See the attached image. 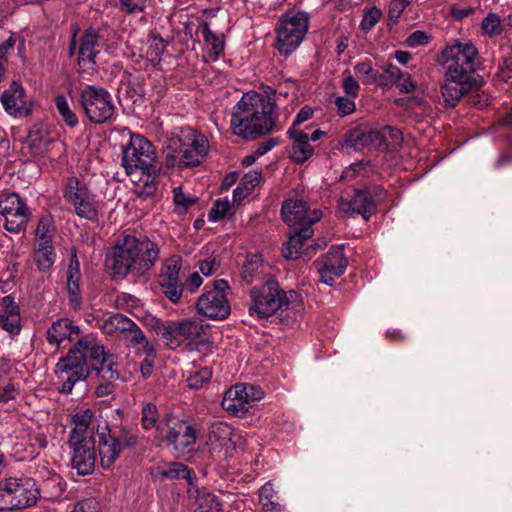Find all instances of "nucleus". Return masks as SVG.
<instances>
[{"instance_id": "57", "label": "nucleus", "mask_w": 512, "mask_h": 512, "mask_svg": "<svg viewBox=\"0 0 512 512\" xmlns=\"http://www.w3.org/2000/svg\"><path fill=\"white\" fill-rule=\"evenodd\" d=\"M381 15H382V13L378 8L371 7L363 15V18H362V21L360 24L361 28L364 31L371 30L378 23V21L381 18Z\"/></svg>"}, {"instance_id": "64", "label": "nucleus", "mask_w": 512, "mask_h": 512, "mask_svg": "<svg viewBox=\"0 0 512 512\" xmlns=\"http://www.w3.org/2000/svg\"><path fill=\"white\" fill-rule=\"evenodd\" d=\"M342 87L345 93L352 98L357 97L360 90L358 82L351 75L343 79Z\"/></svg>"}, {"instance_id": "22", "label": "nucleus", "mask_w": 512, "mask_h": 512, "mask_svg": "<svg viewBox=\"0 0 512 512\" xmlns=\"http://www.w3.org/2000/svg\"><path fill=\"white\" fill-rule=\"evenodd\" d=\"M196 308L202 314L213 320H224L230 314V305L226 294L219 292H204L197 301Z\"/></svg>"}, {"instance_id": "7", "label": "nucleus", "mask_w": 512, "mask_h": 512, "mask_svg": "<svg viewBox=\"0 0 512 512\" xmlns=\"http://www.w3.org/2000/svg\"><path fill=\"white\" fill-rule=\"evenodd\" d=\"M86 343L84 336L81 337L56 364L55 374L61 382L60 392L63 394H70L76 383L85 381L89 376Z\"/></svg>"}, {"instance_id": "63", "label": "nucleus", "mask_w": 512, "mask_h": 512, "mask_svg": "<svg viewBox=\"0 0 512 512\" xmlns=\"http://www.w3.org/2000/svg\"><path fill=\"white\" fill-rule=\"evenodd\" d=\"M218 261L215 256H209L199 262L200 272L204 276H210L216 271Z\"/></svg>"}, {"instance_id": "56", "label": "nucleus", "mask_w": 512, "mask_h": 512, "mask_svg": "<svg viewBox=\"0 0 512 512\" xmlns=\"http://www.w3.org/2000/svg\"><path fill=\"white\" fill-rule=\"evenodd\" d=\"M18 394L19 389L12 381L8 379L0 380V403L14 400Z\"/></svg>"}, {"instance_id": "43", "label": "nucleus", "mask_w": 512, "mask_h": 512, "mask_svg": "<svg viewBox=\"0 0 512 512\" xmlns=\"http://www.w3.org/2000/svg\"><path fill=\"white\" fill-rule=\"evenodd\" d=\"M221 503L218 498L210 493H199L196 501L194 512H220Z\"/></svg>"}, {"instance_id": "12", "label": "nucleus", "mask_w": 512, "mask_h": 512, "mask_svg": "<svg viewBox=\"0 0 512 512\" xmlns=\"http://www.w3.org/2000/svg\"><path fill=\"white\" fill-rule=\"evenodd\" d=\"M79 102L92 123L104 124L112 121L115 105L111 94L105 88L86 85L80 92Z\"/></svg>"}, {"instance_id": "17", "label": "nucleus", "mask_w": 512, "mask_h": 512, "mask_svg": "<svg viewBox=\"0 0 512 512\" xmlns=\"http://www.w3.org/2000/svg\"><path fill=\"white\" fill-rule=\"evenodd\" d=\"M84 340L87 341V359L90 361L96 375L106 383L119 379L117 356L107 352L104 346L99 345L92 335H85Z\"/></svg>"}, {"instance_id": "24", "label": "nucleus", "mask_w": 512, "mask_h": 512, "mask_svg": "<svg viewBox=\"0 0 512 512\" xmlns=\"http://www.w3.org/2000/svg\"><path fill=\"white\" fill-rule=\"evenodd\" d=\"M101 37L94 29H88L80 39L78 64L83 71L93 70L96 66V56L100 51Z\"/></svg>"}, {"instance_id": "31", "label": "nucleus", "mask_w": 512, "mask_h": 512, "mask_svg": "<svg viewBox=\"0 0 512 512\" xmlns=\"http://www.w3.org/2000/svg\"><path fill=\"white\" fill-rule=\"evenodd\" d=\"M80 329L73 325L68 318H62L55 321L47 331V341L51 345L59 346L64 340H71L73 335H78Z\"/></svg>"}, {"instance_id": "45", "label": "nucleus", "mask_w": 512, "mask_h": 512, "mask_svg": "<svg viewBox=\"0 0 512 512\" xmlns=\"http://www.w3.org/2000/svg\"><path fill=\"white\" fill-rule=\"evenodd\" d=\"M55 105H56L57 111L61 115L63 121L69 127H75L78 125V118H77L76 114L73 112V110L70 108V105L65 96L58 95L55 98Z\"/></svg>"}, {"instance_id": "37", "label": "nucleus", "mask_w": 512, "mask_h": 512, "mask_svg": "<svg viewBox=\"0 0 512 512\" xmlns=\"http://www.w3.org/2000/svg\"><path fill=\"white\" fill-rule=\"evenodd\" d=\"M80 265L76 254L71 257L67 270V288L70 300L78 304L80 301Z\"/></svg>"}, {"instance_id": "18", "label": "nucleus", "mask_w": 512, "mask_h": 512, "mask_svg": "<svg viewBox=\"0 0 512 512\" xmlns=\"http://www.w3.org/2000/svg\"><path fill=\"white\" fill-rule=\"evenodd\" d=\"M0 214L5 217V229L12 233L24 230L30 218L25 203L16 193L0 194Z\"/></svg>"}, {"instance_id": "34", "label": "nucleus", "mask_w": 512, "mask_h": 512, "mask_svg": "<svg viewBox=\"0 0 512 512\" xmlns=\"http://www.w3.org/2000/svg\"><path fill=\"white\" fill-rule=\"evenodd\" d=\"M131 319L120 313H115L104 319L100 324V330L110 336H122L124 331L131 326Z\"/></svg>"}, {"instance_id": "50", "label": "nucleus", "mask_w": 512, "mask_h": 512, "mask_svg": "<svg viewBox=\"0 0 512 512\" xmlns=\"http://www.w3.org/2000/svg\"><path fill=\"white\" fill-rule=\"evenodd\" d=\"M379 130H380L381 135H383V139H382L383 149L398 146V145H400V143L403 140L402 133L397 128H394L391 126H385Z\"/></svg>"}, {"instance_id": "58", "label": "nucleus", "mask_w": 512, "mask_h": 512, "mask_svg": "<svg viewBox=\"0 0 512 512\" xmlns=\"http://www.w3.org/2000/svg\"><path fill=\"white\" fill-rule=\"evenodd\" d=\"M432 37L424 31L416 30L406 39V45L411 48L425 46L430 43Z\"/></svg>"}, {"instance_id": "26", "label": "nucleus", "mask_w": 512, "mask_h": 512, "mask_svg": "<svg viewBox=\"0 0 512 512\" xmlns=\"http://www.w3.org/2000/svg\"><path fill=\"white\" fill-rule=\"evenodd\" d=\"M287 133L292 140L289 148L291 160L296 164H302L310 159L314 154V148L309 143L308 134L294 127H290Z\"/></svg>"}, {"instance_id": "39", "label": "nucleus", "mask_w": 512, "mask_h": 512, "mask_svg": "<svg viewBox=\"0 0 512 512\" xmlns=\"http://www.w3.org/2000/svg\"><path fill=\"white\" fill-rule=\"evenodd\" d=\"M34 260L40 270H48L55 261V253L51 241H42L36 244L34 249Z\"/></svg>"}, {"instance_id": "36", "label": "nucleus", "mask_w": 512, "mask_h": 512, "mask_svg": "<svg viewBox=\"0 0 512 512\" xmlns=\"http://www.w3.org/2000/svg\"><path fill=\"white\" fill-rule=\"evenodd\" d=\"M152 475L160 479H190L191 471L186 465L173 462L155 467Z\"/></svg>"}, {"instance_id": "54", "label": "nucleus", "mask_w": 512, "mask_h": 512, "mask_svg": "<svg viewBox=\"0 0 512 512\" xmlns=\"http://www.w3.org/2000/svg\"><path fill=\"white\" fill-rule=\"evenodd\" d=\"M211 376V370L203 367L187 378V385L191 389H199L211 379Z\"/></svg>"}, {"instance_id": "53", "label": "nucleus", "mask_w": 512, "mask_h": 512, "mask_svg": "<svg viewBox=\"0 0 512 512\" xmlns=\"http://www.w3.org/2000/svg\"><path fill=\"white\" fill-rule=\"evenodd\" d=\"M158 417H159V415H158L156 406L153 404H146L142 408V418H141L142 427L145 430H150L154 427L157 428V426L159 424Z\"/></svg>"}, {"instance_id": "42", "label": "nucleus", "mask_w": 512, "mask_h": 512, "mask_svg": "<svg viewBox=\"0 0 512 512\" xmlns=\"http://www.w3.org/2000/svg\"><path fill=\"white\" fill-rule=\"evenodd\" d=\"M107 433L111 436V438H114V440H116V443H119L121 451L124 448H130L135 446L138 441L137 435L125 427H114L111 429L109 428Z\"/></svg>"}, {"instance_id": "1", "label": "nucleus", "mask_w": 512, "mask_h": 512, "mask_svg": "<svg viewBox=\"0 0 512 512\" xmlns=\"http://www.w3.org/2000/svg\"><path fill=\"white\" fill-rule=\"evenodd\" d=\"M282 93L275 90L264 97L256 92L245 93L233 108L231 128L233 133L246 140L269 134L276 127L278 107Z\"/></svg>"}, {"instance_id": "47", "label": "nucleus", "mask_w": 512, "mask_h": 512, "mask_svg": "<svg viewBox=\"0 0 512 512\" xmlns=\"http://www.w3.org/2000/svg\"><path fill=\"white\" fill-rule=\"evenodd\" d=\"M149 324L153 330L162 337L166 345L170 347V342L173 340L174 336V327L176 326V322L164 323L160 319L153 317Z\"/></svg>"}, {"instance_id": "9", "label": "nucleus", "mask_w": 512, "mask_h": 512, "mask_svg": "<svg viewBox=\"0 0 512 512\" xmlns=\"http://www.w3.org/2000/svg\"><path fill=\"white\" fill-rule=\"evenodd\" d=\"M182 347L187 351L208 354L213 351L210 326L199 319H184L176 322L171 349Z\"/></svg>"}, {"instance_id": "38", "label": "nucleus", "mask_w": 512, "mask_h": 512, "mask_svg": "<svg viewBox=\"0 0 512 512\" xmlns=\"http://www.w3.org/2000/svg\"><path fill=\"white\" fill-rule=\"evenodd\" d=\"M52 142V139L48 133L39 127L33 128L27 136V146L30 149L31 154L34 156L41 155L44 153L48 145Z\"/></svg>"}, {"instance_id": "44", "label": "nucleus", "mask_w": 512, "mask_h": 512, "mask_svg": "<svg viewBox=\"0 0 512 512\" xmlns=\"http://www.w3.org/2000/svg\"><path fill=\"white\" fill-rule=\"evenodd\" d=\"M259 500L265 511H272L279 507V503L275 500L276 491L271 482H267L259 489Z\"/></svg>"}, {"instance_id": "5", "label": "nucleus", "mask_w": 512, "mask_h": 512, "mask_svg": "<svg viewBox=\"0 0 512 512\" xmlns=\"http://www.w3.org/2000/svg\"><path fill=\"white\" fill-rule=\"evenodd\" d=\"M168 148L174 165L180 168L198 166L208 151L207 139L190 127L175 128Z\"/></svg>"}, {"instance_id": "3", "label": "nucleus", "mask_w": 512, "mask_h": 512, "mask_svg": "<svg viewBox=\"0 0 512 512\" xmlns=\"http://www.w3.org/2000/svg\"><path fill=\"white\" fill-rule=\"evenodd\" d=\"M158 258L159 247L155 242L126 235L113 247L107 264L114 276L125 277L130 273L140 276L149 271Z\"/></svg>"}, {"instance_id": "15", "label": "nucleus", "mask_w": 512, "mask_h": 512, "mask_svg": "<svg viewBox=\"0 0 512 512\" xmlns=\"http://www.w3.org/2000/svg\"><path fill=\"white\" fill-rule=\"evenodd\" d=\"M263 397L264 392L260 387L247 383H238L224 393L221 405L231 415L244 417L252 405Z\"/></svg>"}, {"instance_id": "23", "label": "nucleus", "mask_w": 512, "mask_h": 512, "mask_svg": "<svg viewBox=\"0 0 512 512\" xmlns=\"http://www.w3.org/2000/svg\"><path fill=\"white\" fill-rule=\"evenodd\" d=\"M4 110L14 117H25L32 111L31 102L27 99L24 88L13 82L1 96Z\"/></svg>"}, {"instance_id": "49", "label": "nucleus", "mask_w": 512, "mask_h": 512, "mask_svg": "<svg viewBox=\"0 0 512 512\" xmlns=\"http://www.w3.org/2000/svg\"><path fill=\"white\" fill-rule=\"evenodd\" d=\"M165 48V41L160 36H151L147 42V59H149L152 62L159 61Z\"/></svg>"}, {"instance_id": "21", "label": "nucleus", "mask_w": 512, "mask_h": 512, "mask_svg": "<svg viewBox=\"0 0 512 512\" xmlns=\"http://www.w3.org/2000/svg\"><path fill=\"white\" fill-rule=\"evenodd\" d=\"M383 135L380 130L356 127L346 132L344 138L340 142L343 149H352L354 151L367 150H383Z\"/></svg>"}, {"instance_id": "46", "label": "nucleus", "mask_w": 512, "mask_h": 512, "mask_svg": "<svg viewBox=\"0 0 512 512\" xmlns=\"http://www.w3.org/2000/svg\"><path fill=\"white\" fill-rule=\"evenodd\" d=\"M232 436V428L223 422H217L212 424L210 432H209V440L219 441L220 445H225L228 441L231 440Z\"/></svg>"}, {"instance_id": "48", "label": "nucleus", "mask_w": 512, "mask_h": 512, "mask_svg": "<svg viewBox=\"0 0 512 512\" xmlns=\"http://www.w3.org/2000/svg\"><path fill=\"white\" fill-rule=\"evenodd\" d=\"M173 201L175 204V211L183 214L187 209L197 202V197L186 195L181 187L174 188Z\"/></svg>"}, {"instance_id": "61", "label": "nucleus", "mask_w": 512, "mask_h": 512, "mask_svg": "<svg viewBox=\"0 0 512 512\" xmlns=\"http://www.w3.org/2000/svg\"><path fill=\"white\" fill-rule=\"evenodd\" d=\"M412 0H392L389 5V18L397 20Z\"/></svg>"}, {"instance_id": "55", "label": "nucleus", "mask_w": 512, "mask_h": 512, "mask_svg": "<svg viewBox=\"0 0 512 512\" xmlns=\"http://www.w3.org/2000/svg\"><path fill=\"white\" fill-rule=\"evenodd\" d=\"M230 209V203L228 199H218L214 202L211 210L208 214V219L211 222H217L226 217Z\"/></svg>"}, {"instance_id": "25", "label": "nucleus", "mask_w": 512, "mask_h": 512, "mask_svg": "<svg viewBox=\"0 0 512 512\" xmlns=\"http://www.w3.org/2000/svg\"><path fill=\"white\" fill-rule=\"evenodd\" d=\"M0 327L12 336L21 331L20 308L11 295L4 296L1 300Z\"/></svg>"}, {"instance_id": "13", "label": "nucleus", "mask_w": 512, "mask_h": 512, "mask_svg": "<svg viewBox=\"0 0 512 512\" xmlns=\"http://www.w3.org/2000/svg\"><path fill=\"white\" fill-rule=\"evenodd\" d=\"M158 164L152 143L142 135H131L122 156V165L126 173L135 175L140 170H153Z\"/></svg>"}, {"instance_id": "59", "label": "nucleus", "mask_w": 512, "mask_h": 512, "mask_svg": "<svg viewBox=\"0 0 512 512\" xmlns=\"http://www.w3.org/2000/svg\"><path fill=\"white\" fill-rule=\"evenodd\" d=\"M337 112L341 116H346L353 113L356 109V104L353 99L348 97H337L335 99Z\"/></svg>"}, {"instance_id": "60", "label": "nucleus", "mask_w": 512, "mask_h": 512, "mask_svg": "<svg viewBox=\"0 0 512 512\" xmlns=\"http://www.w3.org/2000/svg\"><path fill=\"white\" fill-rule=\"evenodd\" d=\"M121 8L128 14L144 11L147 0H119Z\"/></svg>"}, {"instance_id": "11", "label": "nucleus", "mask_w": 512, "mask_h": 512, "mask_svg": "<svg viewBox=\"0 0 512 512\" xmlns=\"http://www.w3.org/2000/svg\"><path fill=\"white\" fill-rule=\"evenodd\" d=\"M309 27V18L303 12L284 14L276 28V48L283 55L291 54L303 41Z\"/></svg>"}, {"instance_id": "14", "label": "nucleus", "mask_w": 512, "mask_h": 512, "mask_svg": "<svg viewBox=\"0 0 512 512\" xmlns=\"http://www.w3.org/2000/svg\"><path fill=\"white\" fill-rule=\"evenodd\" d=\"M63 196L73 206L77 216L89 221L97 220L98 202L84 181L76 176L68 177Z\"/></svg>"}, {"instance_id": "4", "label": "nucleus", "mask_w": 512, "mask_h": 512, "mask_svg": "<svg viewBox=\"0 0 512 512\" xmlns=\"http://www.w3.org/2000/svg\"><path fill=\"white\" fill-rule=\"evenodd\" d=\"M93 415L91 409L73 415V428L67 442L72 453V467L83 476L91 474L96 464L94 428L91 427Z\"/></svg>"}, {"instance_id": "27", "label": "nucleus", "mask_w": 512, "mask_h": 512, "mask_svg": "<svg viewBox=\"0 0 512 512\" xmlns=\"http://www.w3.org/2000/svg\"><path fill=\"white\" fill-rule=\"evenodd\" d=\"M471 87V81L457 78L454 76H446L444 74V83L441 86V94L446 107H455L462 99L464 94Z\"/></svg>"}, {"instance_id": "8", "label": "nucleus", "mask_w": 512, "mask_h": 512, "mask_svg": "<svg viewBox=\"0 0 512 512\" xmlns=\"http://www.w3.org/2000/svg\"><path fill=\"white\" fill-rule=\"evenodd\" d=\"M40 490L29 477H8L0 481V511L20 510L36 504Z\"/></svg>"}, {"instance_id": "35", "label": "nucleus", "mask_w": 512, "mask_h": 512, "mask_svg": "<svg viewBox=\"0 0 512 512\" xmlns=\"http://www.w3.org/2000/svg\"><path fill=\"white\" fill-rule=\"evenodd\" d=\"M266 270V266L259 255H249L243 264L241 277L246 284H251L253 281L261 279Z\"/></svg>"}, {"instance_id": "51", "label": "nucleus", "mask_w": 512, "mask_h": 512, "mask_svg": "<svg viewBox=\"0 0 512 512\" xmlns=\"http://www.w3.org/2000/svg\"><path fill=\"white\" fill-rule=\"evenodd\" d=\"M355 74L366 84L375 83L378 79V72L373 69L370 62H360L354 66Z\"/></svg>"}, {"instance_id": "32", "label": "nucleus", "mask_w": 512, "mask_h": 512, "mask_svg": "<svg viewBox=\"0 0 512 512\" xmlns=\"http://www.w3.org/2000/svg\"><path fill=\"white\" fill-rule=\"evenodd\" d=\"M131 326L126 329L121 336L132 348L137 352L143 353L146 356H153L155 354L154 346L149 342L140 327L131 321Z\"/></svg>"}, {"instance_id": "52", "label": "nucleus", "mask_w": 512, "mask_h": 512, "mask_svg": "<svg viewBox=\"0 0 512 512\" xmlns=\"http://www.w3.org/2000/svg\"><path fill=\"white\" fill-rule=\"evenodd\" d=\"M164 295L173 303H178L182 297L184 285L181 281L159 282Z\"/></svg>"}, {"instance_id": "29", "label": "nucleus", "mask_w": 512, "mask_h": 512, "mask_svg": "<svg viewBox=\"0 0 512 512\" xmlns=\"http://www.w3.org/2000/svg\"><path fill=\"white\" fill-rule=\"evenodd\" d=\"M196 35L202 37L206 50L209 54V60L216 61L224 52L225 42L222 33L213 32L207 22L199 24Z\"/></svg>"}, {"instance_id": "20", "label": "nucleus", "mask_w": 512, "mask_h": 512, "mask_svg": "<svg viewBox=\"0 0 512 512\" xmlns=\"http://www.w3.org/2000/svg\"><path fill=\"white\" fill-rule=\"evenodd\" d=\"M283 220L294 229L310 226L320 220L322 214L318 210L308 211L303 200H286L281 209Z\"/></svg>"}, {"instance_id": "2", "label": "nucleus", "mask_w": 512, "mask_h": 512, "mask_svg": "<svg viewBox=\"0 0 512 512\" xmlns=\"http://www.w3.org/2000/svg\"><path fill=\"white\" fill-rule=\"evenodd\" d=\"M249 315L256 319H266L271 316L285 325L295 323L303 311L300 295L294 290H283L273 279H266L261 285L254 286L249 291Z\"/></svg>"}, {"instance_id": "16", "label": "nucleus", "mask_w": 512, "mask_h": 512, "mask_svg": "<svg viewBox=\"0 0 512 512\" xmlns=\"http://www.w3.org/2000/svg\"><path fill=\"white\" fill-rule=\"evenodd\" d=\"M386 196L382 188L356 190L351 199L341 198L338 209L345 216L361 215L366 221L377 211L378 203L384 201Z\"/></svg>"}, {"instance_id": "30", "label": "nucleus", "mask_w": 512, "mask_h": 512, "mask_svg": "<svg viewBox=\"0 0 512 512\" xmlns=\"http://www.w3.org/2000/svg\"><path fill=\"white\" fill-rule=\"evenodd\" d=\"M98 438L100 464L103 469H109L119 457L121 448L107 432L99 433Z\"/></svg>"}, {"instance_id": "41", "label": "nucleus", "mask_w": 512, "mask_h": 512, "mask_svg": "<svg viewBox=\"0 0 512 512\" xmlns=\"http://www.w3.org/2000/svg\"><path fill=\"white\" fill-rule=\"evenodd\" d=\"M481 30L486 36H499L504 31L503 20L497 13L490 12L482 19Z\"/></svg>"}, {"instance_id": "62", "label": "nucleus", "mask_w": 512, "mask_h": 512, "mask_svg": "<svg viewBox=\"0 0 512 512\" xmlns=\"http://www.w3.org/2000/svg\"><path fill=\"white\" fill-rule=\"evenodd\" d=\"M476 12V8L473 7H460L456 4L450 6V15L456 21H461Z\"/></svg>"}, {"instance_id": "10", "label": "nucleus", "mask_w": 512, "mask_h": 512, "mask_svg": "<svg viewBox=\"0 0 512 512\" xmlns=\"http://www.w3.org/2000/svg\"><path fill=\"white\" fill-rule=\"evenodd\" d=\"M157 436L177 456H185L194 450L197 432L187 421L168 417L159 422Z\"/></svg>"}, {"instance_id": "28", "label": "nucleus", "mask_w": 512, "mask_h": 512, "mask_svg": "<svg viewBox=\"0 0 512 512\" xmlns=\"http://www.w3.org/2000/svg\"><path fill=\"white\" fill-rule=\"evenodd\" d=\"M160 166L155 165L153 170H140L137 174L129 175L134 183V191L142 199L154 197L158 191V171Z\"/></svg>"}, {"instance_id": "40", "label": "nucleus", "mask_w": 512, "mask_h": 512, "mask_svg": "<svg viewBox=\"0 0 512 512\" xmlns=\"http://www.w3.org/2000/svg\"><path fill=\"white\" fill-rule=\"evenodd\" d=\"M182 267V259L179 256L168 258L162 265L159 282L180 281L179 273Z\"/></svg>"}, {"instance_id": "19", "label": "nucleus", "mask_w": 512, "mask_h": 512, "mask_svg": "<svg viewBox=\"0 0 512 512\" xmlns=\"http://www.w3.org/2000/svg\"><path fill=\"white\" fill-rule=\"evenodd\" d=\"M347 265L348 261L343 254L342 246L332 247L314 262L320 275V282L328 286H332L334 281L344 274Z\"/></svg>"}, {"instance_id": "6", "label": "nucleus", "mask_w": 512, "mask_h": 512, "mask_svg": "<svg viewBox=\"0 0 512 512\" xmlns=\"http://www.w3.org/2000/svg\"><path fill=\"white\" fill-rule=\"evenodd\" d=\"M440 63L446 76L452 75L471 81L472 75L480 66V56L474 44L456 40L442 50Z\"/></svg>"}, {"instance_id": "33", "label": "nucleus", "mask_w": 512, "mask_h": 512, "mask_svg": "<svg viewBox=\"0 0 512 512\" xmlns=\"http://www.w3.org/2000/svg\"><path fill=\"white\" fill-rule=\"evenodd\" d=\"M294 230L283 248V256L287 259H297L302 254L304 242L313 235V229L309 225Z\"/></svg>"}]
</instances>
